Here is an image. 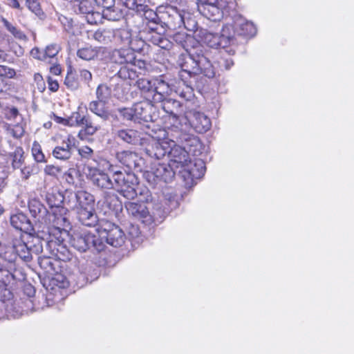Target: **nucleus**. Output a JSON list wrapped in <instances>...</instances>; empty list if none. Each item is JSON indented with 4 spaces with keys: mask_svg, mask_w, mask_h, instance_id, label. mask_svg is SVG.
Masks as SVG:
<instances>
[{
    "mask_svg": "<svg viewBox=\"0 0 354 354\" xmlns=\"http://www.w3.org/2000/svg\"><path fill=\"white\" fill-rule=\"evenodd\" d=\"M95 95L97 100L108 103L111 97V88L106 84H100L96 88Z\"/></svg>",
    "mask_w": 354,
    "mask_h": 354,
    "instance_id": "obj_38",
    "label": "nucleus"
},
{
    "mask_svg": "<svg viewBox=\"0 0 354 354\" xmlns=\"http://www.w3.org/2000/svg\"><path fill=\"white\" fill-rule=\"evenodd\" d=\"M54 279L59 283L57 285L59 288H64L68 286V281H67V279L61 274L57 275Z\"/></svg>",
    "mask_w": 354,
    "mask_h": 354,
    "instance_id": "obj_63",
    "label": "nucleus"
},
{
    "mask_svg": "<svg viewBox=\"0 0 354 354\" xmlns=\"http://www.w3.org/2000/svg\"><path fill=\"white\" fill-rule=\"evenodd\" d=\"M78 153L83 158L91 159L93 158V150L88 146H83L78 149Z\"/></svg>",
    "mask_w": 354,
    "mask_h": 354,
    "instance_id": "obj_56",
    "label": "nucleus"
},
{
    "mask_svg": "<svg viewBox=\"0 0 354 354\" xmlns=\"http://www.w3.org/2000/svg\"><path fill=\"white\" fill-rule=\"evenodd\" d=\"M128 214L147 225H151V217L144 203L128 202L125 204Z\"/></svg>",
    "mask_w": 354,
    "mask_h": 354,
    "instance_id": "obj_14",
    "label": "nucleus"
},
{
    "mask_svg": "<svg viewBox=\"0 0 354 354\" xmlns=\"http://www.w3.org/2000/svg\"><path fill=\"white\" fill-rule=\"evenodd\" d=\"M173 39L187 52L188 57L182 66L183 72L194 79L198 86L204 84L203 80L201 82L198 81L201 75L208 79L214 77L215 70L209 60V51L205 47L185 33L177 32Z\"/></svg>",
    "mask_w": 354,
    "mask_h": 354,
    "instance_id": "obj_2",
    "label": "nucleus"
},
{
    "mask_svg": "<svg viewBox=\"0 0 354 354\" xmlns=\"http://www.w3.org/2000/svg\"><path fill=\"white\" fill-rule=\"evenodd\" d=\"M179 96L185 100H189L193 97V89L190 86H186L185 88H180L176 91Z\"/></svg>",
    "mask_w": 354,
    "mask_h": 354,
    "instance_id": "obj_53",
    "label": "nucleus"
},
{
    "mask_svg": "<svg viewBox=\"0 0 354 354\" xmlns=\"http://www.w3.org/2000/svg\"><path fill=\"white\" fill-rule=\"evenodd\" d=\"M183 26L188 30V31H190V32H195L197 33H198V30L197 27H198V24H197V22L195 21V19L191 18V17H188V18H186L185 17V15H183Z\"/></svg>",
    "mask_w": 354,
    "mask_h": 354,
    "instance_id": "obj_47",
    "label": "nucleus"
},
{
    "mask_svg": "<svg viewBox=\"0 0 354 354\" xmlns=\"http://www.w3.org/2000/svg\"><path fill=\"white\" fill-rule=\"evenodd\" d=\"M25 240L29 247L30 252H31V256H32V254H39L43 252V243H45L46 248L50 250L51 254L54 253L57 245L56 241L53 240L42 241L38 236H33L32 233L25 234Z\"/></svg>",
    "mask_w": 354,
    "mask_h": 354,
    "instance_id": "obj_22",
    "label": "nucleus"
},
{
    "mask_svg": "<svg viewBox=\"0 0 354 354\" xmlns=\"http://www.w3.org/2000/svg\"><path fill=\"white\" fill-rule=\"evenodd\" d=\"M133 64H129L121 66L118 72V77L123 80H134L138 77L137 72Z\"/></svg>",
    "mask_w": 354,
    "mask_h": 354,
    "instance_id": "obj_36",
    "label": "nucleus"
},
{
    "mask_svg": "<svg viewBox=\"0 0 354 354\" xmlns=\"http://www.w3.org/2000/svg\"><path fill=\"white\" fill-rule=\"evenodd\" d=\"M155 28V30H149L147 39L153 44L158 46L163 36L162 34L165 32V28L163 25H160Z\"/></svg>",
    "mask_w": 354,
    "mask_h": 354,
    "instance_id": "obj_41",
    "label": "nucleus"
},
{
    "mask_svg": "<svg viewBox=\"0 0 354 354\" xmlns=\"http://www.w3.org/2000/svg\"><path fill=\"white\" fill-rule=\"evenodd\" d=\"M85 17L87 22L90 24H97L102 21V18H104L101 12L94 10L86 15Z\"/></svg>",
    "mask_w": 354,
    "mask_h": 354,
    "instance_id": "obj_48",
    "label": "nucleus"
},
{
    "mask_svg": "<svg viewBox=\"0 0 354 354\" xmlns=\"http://www.w3.org/2000/svg\"><path fill=\"white\" fill-rule=\"evenodd\" d=\"M20 169V176L22 179L27 180L32 174V169L29 166H26L24 165L21 167H19Z\"/></svg>",
    "mask_w": 354,
    "mask_h": 354,
    "instance_id": "obj_59",
    "label": "nucleus"
},
{
    "mask_svg": "<svg viewBox=\"0 0 354 354\" xmlns=\"http://www.w3.org/2000/svg\"><path fill=\"white\" fill-rule=\"evenodd\" d=\"M136 84L142 93L147 94L148 97H151L154 102L162 100L164 95L169 92V85L163 80L152 83L148 79L141 78L136 82Z\"/></svg>",
    "mask_w": 354,
    "mask_h": 354,
    "instance_id": "obj_8",
    "label": "nucleus"
},
{
    "mask_svg": "<svg viewBox=\"0 0 354 354\" xmlns=\"http://www.w3.org/2000/svg\"><path fill=\"white\" fill-rule=\"evenodd\" d=\"M64 84L71 90H75L79 86L77 80L71 74H68L64 80Z\"/></svg>",
    "mask_w": 354,
    "mask_h": 354,
    "instance_id": "obj_55",
    "label": "nucleus"
},
{
    "mask_svg": "<svg viewBox=\"0 0 354 354\" xmlns=\"http://www.w3.org/2000/svg\"><path fill=\"white\" fill-rule=\"evenodd\" d=\"M11 165L14 169H18L24 165V151L21 147H16L13 151L9 153Z\"/></svg>",
    "mask_w": 354,
    "mask_h": 354,
    "instance_id": "obj_34",
    "label": "nucleus"
},
{
    "mask_svg": "<svg viewBox=\"0 0 354 354\" xmlns=\"http://www.w3.org/2000/svg\"><path fill=\"white\" fill-rule=\"evenodd\" d=\"M106 102H101L98 100H92L88 105V110L99 117L103 121H107L112 116L109 108L106 106Z\"/></svg>",
    "mask_w": 354,
    "mask_h": 354,
    "instance_id": "obj_28",
    "label": "nucleus"
},
{
    "mask_svg": "<svg viewBox=\"0 0 354 354\" xmlns=\"http://www.w3.org/2000/svg\"><path fill=\"white\" fill-rule=\"evenodd\" d=\"M82 129L79 132V137L83 139L82 135L93 136L101 129V126L93 122L89 115H84L81 126Z\"/></svg>",
    "mask_w": 354,
    "mask_h": 354,
    "instance_id": "obj_30",
    "label": "nucleus"
},
{
    "mask_svg": "<svg viewBox=\"0 0 354 354\" xmlns=\"http://www.w3.org/2000/svg\"><path fill=\"white\" fill-rule=\"evenodd\" d=\"M52 66L50 67V72L55 75H58L62 72V68L59 64H57V60L50 62Z\"/></svg>",
    "mask_w": 354,
    "mask_h": 354,
    "instance_id": "obj_61",
    "label": "nucleus"
},
{
    "mask_svg": "<svg viewBox=\"0 0 354 354\" xmlns=\"http://www.w3.org/2000/svg\"><path fill=\"white\" fill-rule=\"evenodd\" d=\"M102 204L108 209L118 212L122 209V202L117 194L113 192H106L104 193Z\"/></svg>",
    "mask_w": 354,
    "mask_h": 354,
    "instance_id": "obj_32",
    "label": "nucleus"
},
{
    "mask_svg": "<svg viewBox=\"0 0 354 354\" xmlns=\"http://www.w3.org/2000/svg\"><path fill=\"white\" fill-rule=\"evenodd\" d=\"M3 236L9 244L13 245L17 259L19 258L25 262L32 260V256H31L28 244H26L25 235H22L20 232L15 234L12 231H8Z\"/></svg>",
    "mask_w": 354,
    "mask_h": 354,
    "instance_id": "obj_9",
    "label": "nucleus"
},
{
    "mask_svg": "<svg viewBox=\"0 0 354 354\" xmlns=\"http://www.w3.org/2000/svg\"><path fill=\"white\" fill-rule=\"evenodd\" d=\"M99 7L102 8V15L109 21H119L124 17L123 11L115 6V0H93Z\"/></svg>",
    "mask_w": 354,
    "mask_h": 354,
    "instance_id": "obj_13",
    "label": "nucleus"
},
{
    "mask_svg": "<svg viewBox=\"0 0 354 354\" xmlns=\"http://www.w3.org/2000/svg\"><path fill=\"white\" fill-rule=\"evenodd\" d=\"M116 37H120L124 43L129 44L131 48H133V41L130 40V32L125 30L122 29L117 31L115 33Z\"/></svg>",
    "mask_w": 354,
    "mask_h": 354,
    "instance_id": "obj_52",
    "label": "nucleus"
},
{
    "mask_svg": "<svg viewBox=\"0 0 354 354\" xmlns=\"http://www.w3.org/2000/svg\"><path fill=\"white\" fill-rule=\"evenodd\" d=\"M131 48L114 50L111 54V60L119 64H133V65H138L141 68L145 66V62L137 60Z\"/></svg>",
    "mask_w": 354,
    "mask_h": 354,
    "instance_id": "obj_18",
    "label": "nucleus"
},
{
    "mask_svg": "<svg viewBox=\"0 0 354 354\" xmlns=\"http://www.w3.org/2000/svg\"><path fill=\"white\" fill-rule=\"evenodd\" d=\"M10 224L16 230L24 232L26 234H30L34 232L30 221L26 214L21 212L10 216Z\"/></svg>",
    "mask_w": 354,
    "mask_h": 354,
    "instance_id": "obj_26",
    "label": "nucleus"
},
{
    "mask_svg": "<svg viewBox=\"0 0 354 354\" xmlns=\"http://www.w3.org/2000/svg\"><path fill=\"white\" fill-rule=\"evenodd\" d=\"M65 198L58 191L52 190L46 194V201L50 207H59L64 203Z\"/></svg>",
    "mask_w": 354,
    "mask_h": 354,
    "instance_id": "obj_35",
    "label": "nucleus"
},
{
    "mask_svg": "<svg viewBox=\"0 0 354 354\" xmlns=\"http://www.w3.org/2000/svg\"><path fill=\"white\" fill-rule=\"evenodd\" d=\"M28 208L33 217L37 218L39 221H46L48 212L46 207L38 199L33 198L30 200L28 202Z\"/></svg>",
    "mask_w": 354,
    "mask_h": 354,
    "instance_id": "obj_29",
    "label": "nucleus"
},
{
    "mask_svg": "<svg viewBox=\"0 0 354 354\" xmlns=\"http://www.w3.org/2000/svg\"><path fill=\"white\" fill-rule=\"evenodd\" d=\"M115 135L117 138L129 145H144L146 143L144 134L135 129H119L115 131Z\"/></svg>",
    "mask_w": 354,
    "mask_h": 354,
    "instance_id": "obj_19",
    "label": "nucleus"
},
{
    "mask_svg": "<svg viewBox=\"0 0 354 354\" xmlns=\"http://www.w3.org/2000/svg\"><path fill=\"white\" fill-rule=\"evenodd\" d=\"M184 120H187L190 126L199 133H205L211 127L210 119L203 113H190Z\"/></svg>",
    "mask_w": 354,
    "mask_h": 354,
    "instance_id": "obj_20",
    "label": "nucleus"
},
{
    "mask_svg": "<svg viewBox=\"0 0 354 354\" xmlns=\"http://www.w3.org/2000/svg\"><path fill=\"white\" fill-rule=\"evenodd\" d=\"M26 7L30 11L33 12L35 15L39 18H42L44 16L40 3L37 0H24Z\"/></svg>",
    "mask_w": 354,
    "mask_h": 354,
    "instance_id": "obj_44",
    "label": "nucleus"
},
{
    "mask_svg": "<svg viewBox=\"0 0 354 354\" xmlns=\"http://www.w3.org/2000/svg\"><path fill=\"white\" fill-rule=\"evenodd\" d=\"M136 12L147 21V25L150 30H155V27L161 24V17H159L156 12L150 8L147 5L140 4Z\"/></svg>",
    "mask_w": 354,
    "mask_h": 354,
    "instance_id": "obj_24",
    "label": "nucleus"
},
{
    "mask_svg": "<svg viewBox=\"0 0 354 354\" xmlns=\"http://www.w3.org/2000/svg\"><path fill=\"white\" fill-rule=\"evenodd\" d=\"M15 71L7 66L0 65V77L12 78L15 75Z\"/></svg>",
    "mask_w": 354,
    "mask_h": 354,
    "instance_id": "obj_54",
    "label": "nucleus"
},
{
    "mask_svg": "<svg viewBox=\"0 0 354 354\" xmlns=\"http://www.w3.org/2000/svg\"><path fill=\"white\" fill-rule=\"evenodd\" d=\"M162 102V108L164 111L170 115L171 120L174 124L178 128V124H180L182 119L185 118L182 116L183 109L182 105L178 100L171 98H165L160 101Z\"/></svg>",
    "mask_w": 354,
    "mask_h": 354,
    "instance_id": "obj_15",
    "label": "nucleus"
},
{
    "mask_svg": "<svg viewBox=\"0 0 354 354\" xmlns=\"http://www.w3.org/2000/svg\"><path fill=\"white\" fill-rule=\"evenodd\" d=\"M66 202L69 208L74 210L79 221L84 225L95 227L98 223V218L95 212L94 196L84 190H80L68 196Z\"/></svg>",
    "mask_w": 354,
    "mask_h": 354,
    "instance_id": "obj_4",
    "label": "nucleus"
},
{
    "mask_svg": "<svg viewBox=\"0 0 354 354\" xmlns=\"http://www.w3.org/2000/svg\"><path fill=\"white\" fill-rule=\"evenodd\" d=\"M99 50L100 48L86 46L79 49L77 55L84 60L90 61L97 57Z\"/></svg>",
    "mask_w": 354,
    "mask_h": 354,
    "instance_id": "obj_39",
    "label": "nucleus"
},
{
    "mask_svg": "<svg viewBox=\"0 0 354 354\" xmlns=\"http://www.w3.org/2000/svg\"><path fill=\"white\" fill-rule=\"evenodd\" d=\"M79 75L80 79L89 86V84L92 80L91 73L86 69H80L79 71Z\"/></svg>",
    "mask_w": 354,
    "mask_h": 354,
    "instance_id": "obj_57",
    "label": "nucleus"
},
{
    "mask_svg": "<svg viewBox=\"0 0 354 354\" xmlns=\"http://www.w3.org/2000/svg\"><path fill=\"white\" fill-rule=\"evenodd\" d=\"M91 180L94 185L100 189H113V179L107 174L97 171L92 175Z\"/></svg>",
    "mask_w": 354,
    "mask_h": 354,
    "instance_id": "obj_31",
    "label": "nucleus"
},
{
    "mask_svg": "<svg viewBox=\"0 0 354 354\" xmlns=\"http://www.w3.org/2000/svg\"><path fill=\"white\" fill-rule=\"evenodd\" d=\"M71 245L80 252L91 250L100 252L106 248L104 242L98 236L86 231H75L70 239Z\"/></svg>",
    "mask_w": 354,
    "mask_h": 354,
    "instance_id": "obj_6",
    "label": "nucleus"
},
{
    "mask_svg": "<svg viewBox=\"0 0 354 354\" xmlns=\"http://www.w3.org/2000/svg\"><path fill=\"white\" fill-rule=\"evenodd\" d=\"M231 29L230 26H224L220 35L209 32L206 29H200L196 36L210 48L225 49L229 46L234 44V36L231 34Z\"/></svg>",
    "mask_w": 354,
    "mask_h": 354,
    "instance_id": "obj_7",
    "label": "nucleus"
},
{
    "mask_svg": "<svg viewBox=\"0 0 354 354\" xmlns=\"http://www.w3.org/2000/svg\"><path fill=\"white\" fill-rule=\"evenodd\" d=\"M60 50V46L57 44H51L48 45L44 50V57H46V62H47L48 59H51L52 61H55L56 59L57 60L56 56Z\"/></svg>",
    "mask_w": 354,
    "mask_h": 354,
    "instance_id": "obj_43",
    "label": "nucleus"
},
{
    "mask_svg": "<svg viewBox=\"0 0 354 354\" xmlns=\"http://www.w3.org/2000/svg\"><path fill=\"white\" fill-rule=\"evenodd\" d=\"M73 148L72 140L68 137L66 140H64L60 145L54 148L52 154L56 159L66 160L72 156Z\"/></svg>",
    "mask_w": 354,
    "mask_h": 354,
    "instance_id": "obj_27",
    "label": "nucleus"
},
{
    "mask_svg": "<svg viewBox=\"0 0 354 354\" xmlns=\"http://www.w3.org/2000/svg\"><path fill=\"white\" fill-rule=\"evenodd\" d=\"M121 2L130 10H135L136 12L138 10V7L141 3H138L136 0H120Z\"/></svg>",
    "mask_w": 354,
    "mask_h": 354,
    "instance_id": "obj_60",
    "label": "nucleus"
},
{
    "mask_svg": "<svg viewBox=\"0 0 354 354\" xmlns=\"http://www.w3.org/2000/svg\"><path fill=\"white\" fill-rule=\"evenodd\" d=\"M165 197V200L167 201L165 202V204L168 207H163L160 204H156L153 206L152 212H150L152 218L151 225L161 223L170 210L176 209L178 206V198L176 194H167Z\"/></svg>",
    "mask_w": 354,
    "mask_h": 354,
    "instance_id": "obj_12",
    "label": "nucleus"
},
{
    "mask_svg": "<svg viewBox=\"0 0 354 354\" xmlns=\"http://www.w3.org/2000/svg\"><path fill=\"white\" fill-rule=\"evenodd\" d=\"M176 140L161 139L160 137L153 138L145 147L146 154L156 160H160L168 155L171 149L176 147H183L187 149V153L192 156H198L202 153L203 147L199 138L189 133L180 131L174 136Z\"/></svg>",
    "mask_w": 354,
    "mask_h": 354,
    "instance_id": "obj_3",
    "label": "nucleus"
},
{
    "mask_svg": "<svg viewBox=\"0 0 354 354\" xmlns=\"http://www.w3.org/2000/svg\"><path fill=\"white\" fill-rule=\"evenodd\" d=\"M44 173L46 175L56 177L57 175L62 172V168L59 166H55L53 165H46L44 169Z\"/></svg>",
    "mask_w": 354,
    "mask_h": 354,
    "instance_id": "obj_51",
    "label": "nucleus"
},
{
    "mask_svg": "<svg viewBox=\"0 0 354 354\" xmlns=\"http://www.w3.org/2000/svg\"><path fill=\"white\" fill-rule=\"evenodd\" d=\"M117 112L118 113V115H116V117L119 116L125 121H133L136 122L133 106L131 107L118 108L117 109Z\"/></svg>",
    "mask_w": 354,
    "mask_h": 354,
    "instance_id": "obj_42",
    "label": "nucleus"
},
{
    "mask_svg": "<svg viewBox=\"0 0 354 354\" xmlns=\"http://www.w3.org/2000/svg\"><path fill=\"white\" fill-rule=\"evenodd\" d=\"M230 26V24H228ZM232 27L231 34L234 37L235 34L244 37H253L257 32L256 27L252 22L248 21L245 18L238 16L235 18ZM235 38L234 37V41Z\"/></svg>",
    "mask_w": 354,
    "mask_h": 354,
    "instance_id": "obj_16",
    "label": "nucleus"
},
{
    "mask_svg": "<svg viewBox=\"0 0 354 354\" xmlns=\"http://www.w3.org/2000/svg\"><path fill=\"white\" fill-rule=\"evenodd\" d=\"M32 153L35 160L38 162H46L45 156L41 151V147L37 143H34L32 149Z\"/></svg>",
    "mask_w": 354,
    "mask_h": 354,
    "instance_id": "obj_49",
    "label": "nucleus"
},
{
    "mask_svg": "<svg viewBox=\"0 0 354 354\" xmlns=\"http://www.w3.org/2000/svg\"><path fill=\"white\" fill-rule=\"evenodd\" d=\"M30 55L35 59L46 62V57H44V50H40L38 48H34L31 50Z\"/></svg>",
    "mask_w": 354,
    "mask_h": 354,
    "instance_id": "obj_58",
    "label": "nucleus"
},
{
    "mask_svg": "<svg viewBox=\"0 0 354 354\" xmlns=\"http://www.w3.org/2000/svg\"><path fill=\"white\" fill-rule=\"evenodd\" d=\"M161 24L165 28L174 30L183 26V15L175 7H169L161 15Z\"/></svg>",
    "mask_w": 354,
    "mask_h": 354,
    "instance_id": "obj_17",
    "label": "nucleus"
},
{
    "mask_svg": "<svg viewBox=\"0 0 354 354\" xmlns=\"http://www.w3.org/2000/svg\"><path fill=\"white\" fill-rule=\"evenodd\" d=\"M82 116L79 112H73L70 117L67 118V126L80 127L82 121Z\"/></svg>",
    "mask_w": 354,
    "mask_h": 354,
    "instance_id": "obj_46",
    "label": "nucleus"
},
{
    "mask_svg": "<svg viewBox=\"0 0 354 354\" xmlns=\"http://www.w3.org/2000/svg\"><path fill=\"white\" fill-rule=\"evenodd\" d=\"M38 262L40 267L47 274H53L55 272H56L55 267L56 261L51 259L50 257L44 255L43 257H39Z\"/></svg>",
    "mask_w": 354,
    "mask_h": 354,
    "instance_id": "obj_40",
    "label": "nucleus"
},
{
    "mask_svg": "<svg viewBox=\"0 0 354 354\" xmlns=\"http://www.w3.org/2000/svg\"><path fill=\"white\" fill-rule=\"evenodd\" d=\"M26 274L23 270L15 265L8 266V268H0V281L5 285L14 283L17 281L25 280Z\"/></svg>",
    "mask_w": 354,
    "mask_h": 354,
    "instance_id": "obj_23",
    "label": "nucleus"
},
{
    "mask_svg": "<svg viewBox=\"0 0 354 354\" xmlns=\"http://www.w3.org/2000/svg\"><path fill=\"white\" fill-rule=\"evenodd\" d=\"M1 22L6 29L17 39L25 41L26 35L17 26L10 22L6 18H2Z\"/></svg>",
    "mask_w": 354,
    "mask_h": 354,
    "instance_id": "obj_37",
    "label": "nucleus"
},
{
    "mask_svg": "<svg viewBox=\"0 0 354 354\" xmlns=\"http://www.w3.org/2000/svg\"><path fill=\"white\" fill-rule=\"evenodd\" d=\"M183 147H176L171 149L168 163H154L151 173L155 178L165 183L171 182L178 174L187 187H191L196 180L202 178L205 166L201 159L192 158Z\"/></svg>",
    "mask_w": 354,
    "mask_h": 354,
    "instance_id": "obj_1",
    "label": "nucleus"
},
{
    "mask_svg": "<svg viewBox=\"0 0 354 354\" xmlns=\"http://www.w3.org/2000/svg\"><path fill=\"white\" fill-rule=\"evenodd\" d=\"M3 239L5 240L7 246L3 250L0 252V257L5 261H7L9 264L8 266L12 265L13 266L15 265L17 266L16 261L17 260V257L13 245L9 244L4 238Z\"/></svg>",
    "mask_w": 354,
    "mask_h": 354,
    "instance_id": "obj_33",
    "label": "nucleus"
},
{
    "mask_svg": "<svg viewBox=\"0 0 354 354\" xmlns=\"http://www.w3.org/2000/svg\"><path fill=\"white\" fill-rule=\"evenodd\" d=\"M77 2H79L78 10L80 14L86 15L93 10L92 3L90 0H81Z\"/></svg>",
    "mask_w": 354,
    "mask_h": 354,
    "instance_id": "obj_45",
    "label": "nucleus"
},
{
    "mask_svg": "<svg viewBox=\"0 0 354 354\" xmlns=\"http://www.w3.org/2000/svg\"><path fill=\"white\" fill-rule=\"evenodd\" d=\"M197 7L199 12L205 17L212 21H218L223 17L225 5L219 0H197Z\"/></svg>",
    "mask_w": 354,
    "mask_h": 354,
    "instance_id": "obj_11",
    "label": "nucleus"
},
{
    "mask_svg": "<svg viewBox=\"0 0 354 354\" xmlns=\"http://www.w3.org/2000/svg\"><path fill=\"white\" fill-rule=\"evenodd\" d=\"M78 171L75 168H70L64 173V177L67 183L74 185L75 178L78 176Z\"/></svg>",
    "mask_w": 354,
    "mask_h": 354,
    "instance_id": "obj_50",
    "label": "nucleus"
},
{
    "mask_svg": "<svg viewBox=\"0 0 354 354\" xmlns=\"http://www.w3.org/2000/svg\"><path fill=\"white\" fill-rule=\"evenodd\" d=\"M48 88L53 91L55 92L59 88V84L57 80H54L50 77H48Z\"/></svg>",
    "mask_w": 354,
    "mask_h": 354,
    "instance_id": "obj_64",
    "label": "nucleus"
},
{
    "mask_svg": "<svg viewBox=\"0 0 354 354\" xmlns=\"http://www.w3.org/2000/svg\"><path fill=\"white\" fill-rule=\"evenodd\" d=\"M117 160L129 169H140L142 158L131 151H122L116 153Z\"/></svg>",
    "mask_w": 354,
    "mask_h": 354,
    "instance_id": "obj_25",
    "label": "nucleus"
},
{
    "mask_svg": "<svg viewBox=\"0 0 354 354\" xmlns=\"http://www.w3.org/2000/svg\"><path fill=\"white\" fill-rule=\"evenodd\" d=\"M136 122L153 121L156 108L149 100L133 104Z\"/></svg>",
    "mask_w": 354,
    "mask_h": 354,
    "instance_id": "obj_21",
    "label": "nucleus"
},
{
    "mask_svg": "<svg viewBox=\"0 0 354 354\" xmlns=\"http://www.w3.org/2000/svg\"><path fill=\"white\" fill-rule=\"evenodd\" d=\"M158 46L165 50H169L172 46V43L168 39L162 36Z\"/></svg>",
    "mask_w": 354,
    "mask_h": 354,
    "instance_id": "obj_62",
    "label": "nucleus"
},
{
    "mask_svg": "<svg viewBox=\"0 0 354 354\" xmlns=\"http://www.w3.org/2000/svg\"><path fill=\"white\" fill-rule=\"evenodd\" d=\"M109 171L112 174L113 189L127 199L134 198L137 195L136 187L138 185L137 176L132 172L115 170L113 165L109 167Z\"/></svg>",
    "mask_w": 354,
    "mask_h": 354,
    "instance_id": "obj_5",
    "label": "nucleus"
},
{
    "mask_svg": "<svg viewBox=\"0 0 354 354\" xmlns=\"http://www.w3.org/2000/svg\"><path fill=\"white\" fill-rule=\"evenodd\" d=\"M98 239H102L105 244L117 248L124 243L126 236L119 226L113 223H107L99 232Z\"/></svg>",
    "mask_w": 354,
    "mask_h": 354,
    "instance_id": "obj_10",
    "label": "nucleus"
}]
</instances>
